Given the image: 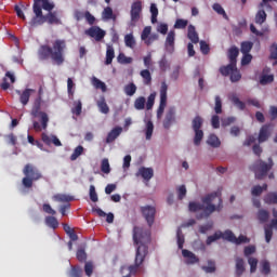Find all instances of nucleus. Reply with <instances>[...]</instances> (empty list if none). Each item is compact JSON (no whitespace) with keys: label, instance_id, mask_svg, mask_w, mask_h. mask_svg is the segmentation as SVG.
I'll return each mask as SVG.
<instances>
[{"label":"nucleus","instance_id":"38","mask_svg":"<svg viewBox=\"0 0 277 277\" xmlns=\"http://www.w3.org/2000/svg\"><path fill=\"white\" fill-rule=\"evenodd\" d=\"M124 44L129 49H135V37H133V34H128L124 36Z\"/></svg>","mask_w":277,"mask_h":277},{"label":"nucleus","instance_id":"63","mask_svg":"<svg viewBox=\"0 0 277 277\" xmlns=\"http://www.w3.org/2000/svg\"><path fill=\"white\" fill-rule=\"evenodd\" d=\"M215 114H222V98L220 95L215 96V106H214Z\"/></svg>","mask_w":277,"mask_h":277},{"label":"nucleus","instance_id":"39","mask_svg":"<svg viewBox=\"0 0 277 277\" xmlns=\"http://www.w3.org/2000/svg\"><path fill=\"white\" fill-rule=\"evenodd\" d=\"M83 109V104L80 100L74 102V107L71 108V113L75 116H81V111Z\"/></svg>","mask_w":277,"mask_h":277},{"label":"nucleus","instance_id":"14","mask_svg":"<svg viewBox=\"0 0 277 277\" xmlns=\"http://www.w3.org/2000/svg\"><path fill=\"white\" fill-rule=\"evenodd\" d=\"M176 122V108L170 107L168 111L166 113L164 119H163V128L170 129L172 124Z\"/></svg>","mask_w":277,"mask_h":277},{"label":"nucleus","instance_id":"26","mask_svg":"<svg viewBox=\"0 0 277 277\" xmlns=\"http://www.w3.org/2000/svg\"><path fill=\"white\" fill-rule=\"evenodd\" d=\"M207 145L211 146L212 148H220V146H222V142L217 135L210 134L207 140Z\"/></svg>","mask_w":277,"mask_h":277},{"label":"nucleus","instance_id":"64","mask_svg":"<svg viewBox=\"0 0 277 277\" xmlns=\"http://www.w3.org/2000/svg\"><path fill=\"white\" fill-rule=\"evenodd\" d=\"M269 60H277V43H273L269 48Z\"/></svg>","mask_w":277,"mask_h":277},{"label":"nucleus","instance_id":"13","mask_svg":"<svg viewBox=\"0 0 277 277\" xmlns=\"http://www.w3.org/2000/svg\"><path fill=\"white\" fill-rule=\"evenodd\" d=\"M85 36H89L90 38H94L96 42H101L103 38H105L106 32L98 26H92L89 29L84 31Z\"/></svg>","mask_w":277,"mask_h":277},{"label":"nucleus","instance_id":"24","mask_svg":"<svg viewBox=\"0 0 277 277\" xmlns=\"http://www.w3.org/2000/svg\"><path fill=\"white\" fill-rule=\"evenodd\" d=\"M246 272V262L242 258H236V276L240 277L243 276V273Z\"/></svg>","mask_w":277,"mask_h":277},{"label":"nucleus","instance_id":"57","mask_svg":"<svg viewBox=\"0 0 277 277\" xmlns=\"http://www.w3.org/2000/svg\"><path fill=\"white\" fill-rule=\"evenodd\" d=\"M261 85H267V83H274V75H263L260 79Z\"/></svg>","mask_w":277,"mask_h":277},{"label":"nucleus","instance_id":"34","mask_svg":"<svg viewBox=\"0 0 277 277\" xmlns=\"http://www.w3.org/2000/svg\"><path fill=\"white\" fill-rule=\"evenodd\" d=\"M146 107V97L140 96L134 101V108L138 111H142V109H145Z\"/></svg>","mask_w":277,"mask_h":277},{"label":"nucleus","instance_id":"41","mask_svg":"<svg viewBox=\"0 0 277 277\" xmlns=\"http://www.w3.org/2000/svg\"><path fill=\"white\" fill-rule=\"evenodd\" d=\"M264 202L266 205H277V194L276 193H268L264 197Z\"/></svg>","mask_w":277,"mask_h":277},{"label":"nucleus","instance_id":"35","mask_svg":"<svg viewBox=\"0 0 277 277\" xmlns=\"http://www.w3.org/2000/svg\"><path fill=\"white\" fill-rule=\"evenodd\" d=\"M45 224L49 226V228H53V230L60 226V222H57L55 216H47Z\"/></svg>","mask_w":277,"mask_h":277},{"label":"nucleus","instance_id":"49","mask_svg":"<svg viewBox=\"0 0 277 277\" xmlns=\"http://www.w3.org/2000/svg\"><path fill=\"white\" fill-rule=\"evenodd\" d=\"M155 98H157V93L153 92L149 94V96L147 97V102H146V109L150 110L153 109V107L155 106Z\"/></svg>","mask_w":277,"mask_h":277},{"label":"nucleus","instance_id":"32","mask_svg":"<svg viewBox=\"0 0 277 277\" xmlns=\"http://www.w3.org/2000/svg\"><path fill=\"white\" fill-rule=\"evenodd\" d=\"M258 220L261 224H265L269 220V212L267 210L260 209L258 211Z\"/></svg>","mask_w":277,"mask_h":277},{"label":"nucleus","instance_id":"29","mask_svg":"<svg viewBox=\"0 0 277 277\" xmlns=\"http://www.w3.org/2000/svg\"><path fill=\"white\" fill-rule=\"evenodd\" d=\"M267 21V13H265V10L260 9L255 14V23L256 25H263Z\"/></svg>","mask_w":277,"mask_h":277},{"label":"nucleus","instance_id":"55","mask_svg":"<svg viewBox=\"0 0 277 277\" xmlns=\"http://www.w3.org/2000/svg\"><path fill=\"white\" fill-rule=\"evenodd\" d=\"M241 80V72L237 70V66L233 69L230 74V82L232 83H237V81Z\"/></svg>","mask_w":277,"mask_h":277},{"label":"nucleus","instance_id":"58","mask_svg":"<svg viewBox=\"0 0 277 277\" xmlns=\"http://www.w3.org/2000/svg\"><path fill=\"white\" fill-rule=\"evenodd\" d=\"M201 269H203V272H206V274L215 273V262L208 261V266H202Z\"/></svg>","mask_w":277,"mask_h":277},{"label":"nucleus","instance_id":"3","mask_svg":"<svg viewBox=\"0 0 277 277\" xmlns=\"http://www.w3.org/2000/svg\"><path fill=\"white\" fill-rule=\"evenodd\" d=\"M64 51H66V40L56 39L52 42V48L47 44L40 45L38 50V57L42 62L51 57L54 64L62 66V64H64Z\"/></svg>","mask_w":277,"mask_h":277},{"label":"nucleus","instance_id":"60","mask_svg":"<svg viewBox=\"0 0 277 277\" xmlns=\"http://www.w3.org/2000/svg\"><path fill=\"white\" fill-rule=\"evenodd\" d=\"M248 263L250 265L251 274H254V272H256V267L259 265V260L256 258H249Z\"/></svg>","mask_w":277,"mask_h":277},{"label":"nucleus","instance_id":"33","mask_svg":"<svg viewBox=\"0 0 277 277\" xmlns=\"http://www.w3.org/2000/svg\"><path fill=\"white\" fill-rule=\"evenodd\" d=\"M252 47H254V43H252V41H243L240 44V51L242 54H250V51H252Z\"/></svg>","mask_w":277,"mask_h":277},{"label":"nucleus","instance_id":"17","mask_svg":"<svg viewBox=\"0 0 277 277\" xmlns=\"http://www.w3.org/2000/svg\"><path fill=\"white\" fill-rule=\"evenodd\" d=\"M10 80V82H9ZM16 77L11 71H6L2 83L0 84L1 90H10V83H15Z\"/></svg>","mask_w":277,"mask_h":277},{"label":"nucleus","instance_id":"20","mask_svg":"<svg viewBox=\"0 0 277 277\" xmlns=\"http://www.w3.org/2000/svg\"><path fill=\"white\" fill-rule=\"evenodd\" d=\"M31 92H35L34 89H26L23 92L19 90L16 91V94L19 95V102L22 105H27L29 103V98H31Z\"/></svg>","mask_w":277,"mask_h":277},{"label":"nucleus","instance_id":"30","mask_svg":"<svg viewBox=\"0 0 277 277\" xmlns=\"http://www.w3.org/2000/svg\"><path fill=\"white\" fill-rule=\"evenodd\" d=\"M237 65L229 63L227 66H221L220 67V72L223 75V77H228V75L233 74V70H235V67Z\"/></svg>","mask_w":277,"mask_h":277},{"label":"nucleus","instance_id":"18","mask_svg":"<svg viewBox=\"0 0 277 277\" xmlns=\"http://www.w3.org/2000/svg\"><path fill=\"white\" fill-rule=\"evenodd\" d=\"M137 176H142V179L148 183V181L155 176V171L153 168L141 167Z\"/></svg>","mask_w":277,"mask_h":277},{"label":"nucleus","instance_id":"16","mask_svg":"<svg viewBox=\"0 0 277 277\" xmlns=\"http://www.w3.org/2000/svg\"><path fill=\"white\" fill-rule=\"evenodd\" d=\"M182 255L184 256V259H186V265H196V263H200V259H198V256H196L194 252L187 249L182 250Z\"/></svg>","mask_w":277,"mask_h":277},{"label":"nucleus","instance_id":"28","mask_svg":"<svg viewBox=\"0 0 277 277\" xmlns=\"http://www.w3.org/2000/svg\"><path fill=\"white\" fill-rule=\"evenodd\" d=\"M116 57V52L114 51V45H107L106 50V66H109L114 62V58Z\"/></svg>","mask_w":277,"mask_h":277},{"label":"nucleus","instance_id":"48","mask_svg":"<svg viewBox=\"0 0 277 277\" xmlns=\"http://www.w3.org/2000/svg\"><path fill=\"white\" fill-rule=\"evenodd\" d=\"M72 88H75V82H72V78H68L67 79V92H68V96L71 101L75 98V90H72Z\"/></svg>","mask_w":277,"mask_h":277},{"label":"nucleus","instance_id":"23","mask_svg":"<svg viewBox=\"0 0 277 277\" xmlns=\"http://www.w3.org/2000/svg\"><path fill=\"white\" fill-rule=\"evenodd\" d=\"M228 60H229V64H234L237 66V57H239V48L233 45L228 52Z\"/></svg>","mask_w":277,"mask_h":277},{"label":"nucleus","instance_id":"43","mask_svg":"<svg viewBox=\"0 0 277 277\" xmlns=\"http://www.w3.org/2000/svg\"><path fill=\"white\" fill-rule=\"evenodd\" d=\"M176 239H177V248L183 250V246L185 245V236L183 235V230L177 228L176 230Z\"/></svg>","mask_w":277,"mask_h":277},{"label":"nucleus","instance_id":"59","mask_svg":"<svg viewBox=\"0 0 277 277\" xmlns=\"http://www.w3.org/2000/svg\"><path fill=\"white\" fill-rule=\"evenodd\" d=\"M55 200H57V202H72L75 198H72V196L69 195H56Z\"/></svg>","mask_w":277,"mask_h":277},{"label":"nucleus","instance_id":"53","mask_svg":"<svg viewBox=\"0 0 277 277\" xmlns=\"http://www.w3.org/2000/svg\"><path fill=\"white\" fill-rule=\"evenodd\" d=\"M272 272V266L267 261L261 262V274H264V276H267Z\"/></svg>","mask_w":277,"mask_h":277},{"label":"nucleus","instance_id":"15","mask_svg":"<svg viewBox=\"0 0 277 277\" xmlns=\"http://www.w3.org/2000/svg\"><path fill=\"white\" fill-rule=\"evenodd\" d=\"M130 14L132 23L140 21V14H142V2L140 0L132 3Z\"/></svg>","mask_w":277,"mask_h":277},{"label":"nucleus","instance_id":"5","mask_svg":"<svg viewBox=\"0 0 277 277\" xmlns=\"http://www.w3.org/2000/svg\"><path fill=\"white\" fill-rule=\"evenodd\" d=\"M42 107V97L38 96L35 100L32 109H31V116L34 118H40L41 126L38 121L32 122V128L37 133H40V131H47V127H49V115L44 111H40Z\"/></svg>","mask_w":277,"mask_h":277},{"label":"nucleus","instance_id":"2","mask_svg":"<svg viewBox=\"0 0 277 277\" xmlns=\"http://www.w3.org/2000/svg\"><path fill=\"white\" fill-rule=\"evenodd\" d=\"M150 239V232H145L141 227L135 226L133 228V241L135 246H138L136 249V255H135V261L134 265H130L128 267L130 276H135L137 272H140V267L142 263H144V260L146 259V254H148V247H146V241Z\"/></svg>","mask_w":277,"mask_h":277},{"label":"nucleus","instance_id":"19","mask_svg":"<svg viewBox=\"0 0 277 277\" xmlns=\"http://www.w3.org/2000/svg\"><path fill=\"white\" fill-rule=\"evenodd\" d=\"M176 32L174 30H170L167 39H166V49L169 53H174V40H175Z\"/></svg>","mask_w":277,"mask_h":277},{"label":"nucleus","instance_id":"47","mask_svg":"<svg viewBox=\"0 0 277 277\" xmlns=\"http://www.w3.org/2000/svg\"><path fill=\"white\" fill-rule=\"evenodd\" d=\"M182 68L181 65H176L173 67V70L170 75V78L172 79V81H179V77H181V72H182Z\"/></svg>","mask_w":277,"mask_h":277},{"label":"nucleus","instance_id":"31","mask_svg":"<svg viewBox=\"0 0 277 277\" xmlns=\"http://www.w3.org/2000/svg\"><path fill=\"white\" fill-rule=\"evenodd\" d=\"M141 77L143 78L145 85H150V83H153V76L150 75V70L143 69L141 71Z\"/></svg>","mask_w":277,"mask_h":277},{"label":"nucleus","instance_id":"21","mask_svg":"<svg viewBox=\"0 0 277 277\" xmlns=\"http://www.w3.org/2000/svg\"><path fill=\"white\" fill-rule=\"evenodd\" d=\"M187 38L193 44H198L200 42V38L198 37V32L196 31V27L194 25L188 26Z\"/></svg>","mask_w":277,"mask_h":277},{"label":"nucleus","instance_id":"4","mask_svg":"<svg viewBox=\"0 0 277 277\" xmlns=\"http://www.w3.org/2000/svg\"><path fill=\"white\" fill-rule=\"evenodd\" d=\"M32 12L35 16L29 22L30 27H40L43 23H49V25H62V21L58 19L57 13L49 12L47 15L42 13V6L39 2L32 4Z\"/></svg>","mask_w":277,"mask_h":277},{"label":"nucleus","instance_id":"62","mask_svg":"<svg viewBox=\"0 0 277 277\" xmlns=\"http://www.w3.org/2000/svg\"><path fill=\"white\" fill-rule=\"evenodd\" d=\"M117 60L119 64H131V62H133V58L128 57L127 55H124V53H120Z\"/></svg>","mask_w":277,"mask_h":277},{"label":"nucleus","instance_id":"8","mask_svg":"<svg viewBox=\"0 0 277 277\" xmlns=\"http://www.w3.org/2000/svg\"><path fill=\"white\" fill-rule=\"evenodd\" d=\"M202 124H205V119L200 116H196L192 121V129L195 133L194 145L200 146L202 140L205 138V131H202Z\"/></svg>","mask_w":277,"mask_h":277},{"label":"nucleus","instance_id":"44","mask_svg":"<svg viewBox=\"0 0 277 277\" xmlns=\"http://www.w3.org/2000/svg\"><path fill=\"white\" fill-rule=\"evenodd\" d=\"M137 92V87L135 83L131 82L124 87V93L127 96H133Z\"/></svg>","mask_w":277,"mask_h":277},{"label":"nucleus","instance_id":"37","mask_svg":"<svg viewBox=\"0 0 277 277\" xmlns=\"http://www.w3.org/2000/svg\"><path fill=\"white\" fill-rule=\"evenodd\" d=\"M212 10H214V12H216V14H220V16H223V18H225V21H228V15L226 14V11L224 10V8H222V5L220 3H214L212 5Z\"/></svg>","mask_w":277,"mask_h":277},{"label":"nucleus","instance_id":"9","mask_svg":"<svg viewBox=\"0 0 277 277\" xmlns=\"http://www.w3.org/2000/svg\"><path fill=\"white\" fill-rule=\"evenodd\" d=\"M167 105H168V83L163 81L161 82V87H160V103L157 109L158 120H161V118H163V111H166Z\"/></svg>","mask_w":277,"mask_h":277},{"label":"nucleus","instance_id":"27","mask_svg":"<svg viewBox=\"0 0 277 277\" xmlns=\"http://www.w3.org/2000/svg\"><path fill=\"white\" fill-rule=\"evenodd\" d=\"M38 2L39 6L42 10H45V12H53V9L55 8V4L49 2V0H34V3Z\"/></svg>","mask_w":277,"mask_h":277},{"label":"nucleus","instance_id":"11","mask_svg":"<svg viewBox=\"0 0 277 277\" xmlns=\"http://www.w3.org/2000/svg\"><path fill=\"white\" fill-rule=\"evenodd\" d=\"M272 133H274V124L266 123L261 127L259 135H258V142L259 144H263L272 137Z\"/></svg>","mask_w":277,"mask_h":277},{"label":"nucleus","instance_id":"54","mask_svg":"<svg viewBox=\"0 0 277 277\" xmlns=\"http://www.w3.org/2000/svg\"><path fill=\"white\" fill-rule=\"evenodd\" d=\"M84 274L88 277H91L94 274V263L93 262H85L84 264Z\"/></svg>","mask_w":277,"mask_h":277},{"label":"nucleus","instance_id":"52","mask_svg":"<svg viewBox=\"0 0 277 277\" xmlns=\"http://www.w3.org/2000/svg\"><path fill=\"white\" fill-rule=\"evenodd\" d=\"M150 14H151V23H157V16H159V9H157V4H150Z\"/></svg>","mask_w":277,"mask_h":277},{"label":"nucleus","instance_id":"1","mask_svg":"<svg viewBox=\"0 0 277 277\" xmlns=\"http://www.w3.org/2000/svg\"><path fill=\"white\" fill-rule=\"evenodd\" d=\"M201 202L202 203L192 201L188 205V209L192 213H197V220H207V217H210L212 213H215V211H222V209H224L222 190L206 195L201 199Z\"/></svg>","mask_w":277,"mask_h":277},{"label":"nucleus","instance_id":"22","mask_svg":"<svg viewBox=\"0 0 277 277\" xmlns=\"http://www.w3.org/2000/svg\"><path fill=\"white\" fill-rule=\"evenodd\" d=\"M120 133H122V128L117 127L115 129H113L106 137V144H111V142H116V140L118 138V136L120 135Z\"/></svg>","mask_w":277,"mask_h":277},{"label":"nucleus","instance_id":"56","mask_svg":"<svg viewBox=\"0 0 277 277\" xmlns=\"http://www.w3.org/2000/svg\"><path fill=\"white\" fill-rule=\"evenodd\" d=\"M264 233H265V241L266 243H269V241H272V237H274V230L269 225H266L264 227Z\"/></svg>","mask_w":277,"mask_h":277},{"label":"nucleus","instance_id":"40","mask_svg":"<svg viewBox=\"0 0 277 277\" xmlns=\"http://www.w3.org/2000/svg\"><path fill=\"white\" fill-rule=\"evenodd\" d=\"M102 16L105 21H111L113 18H116V15H114V10L111 6H106L102 13Z\"/></svg>","mask_w":277,"mask_h":277},{"label":"nucleus","instance_id":"46","mask_svg":"<svg viewBox=\"0 0 277 277\" xmlns=\"http://www.w3.org/2000/svg\"><path fill=\"white\" fill-rule=\"evenodd\" d=\"M153 131H155V124L150 120H148L146 122V131H145L146 140H151Z\"/></svg>","mask_w":277,"mask_h":277},{"label":"nucleus","instance_id":"25","mask_svg":"<svg viewBox=\"0 0 277 277\" xmlns=\"http://www.w3.org/2000/svg\"><path fill=\"white\" fill-rule=\"evenodd\" d=\"M93 211L97 213L98 217H106L108 224H114V213H105L101 208H93Z\"/></svg>","mask_w":277,"mask_h":277},{"label":"nucleus","instance_id":"42","mask_svg":"<svg viewBox=\"0 0 277 277\" xmlns=\"http://www.w3.org/2000/svg\"><path fill=\"white\" fill-rule=\"evenodd\" d=\"M97 107L102 114H109V106L107 105V102H105V97L97 101Z\"/></svg>","mask_w":277,"mask_h":277},{"label":"nucleus","instance_id":"51","mask_svg":"<svg viewBox=\"0 0 277 277\" xmlns=\"http://www.w3.org/2000/svg\"><path fill=\"white\" fill-rule=\"evenodd\" d=\"M217 239H222V232H216L211 236H208L206 243L207 246H211L214 241H217Z\"/></svg>","mask_w":277,"mask_h":277},{"label":"nucleus","instance_id":"45","mask_svg":"<svg viewBox=\"0 0 277 277\" xmlns=\"http://www.w3.org/2000/svg\"><path fill=\"white\" fill-rule=\"evenodd\" d=\"M81 155H83V146L79 145L74 149V153L70 156V161H77Z\"/></svg>","mask_w":277,"mask_h":277},{"label":"nucleus","instance_id":"36","mask_svg":"<svg viewBox=\"0 0 277 277\" xmlns=\"http://www.w3.org/2000/svg\"><path fill=\"white\" fill-rule=\"evenodd\" d=\"M235 238L236 236L230 229H226L224 233H221V239L230 241V243H235Z\"/></svg>","mask_w":277,"mask_h":277},{"label":"nucleus","instance_id":"10","mask_svg":"<svg viewBox=\"0 0 277 277\" xmlns=\"http://www.w3.org/2000/svg\"><path fill=\"white\" fill-rule=\"evenodd\" d=\"M141 213L148 226H153L155 224V215H157V209L153 206H143L141 207Z\"/></svg>","mask_w":277,"mask_h":277},{"label":"nucleus","instance_id":"61","mask_svg":"<svg viewBox=\"0 0 277 277\" xmlns=\"http://www.w3.org/2000/svg\"><path fill=\"white\" fill-rule=\"evenodd\" d=\"M188 23L189 22L187 19L179 18V19H176V22L174 24V28L175 29H185V27H187Z\"/></svg>","mask_w":277,"mask_h":277},{"label":"nucleus","instance_id":"50","mask_svg":"<svg viewBox=\"0 0 277 277\" xmlns=\"http://www.w3.org/2000/svg\"><path fill=\"white\" fill-rule=\"evenodd\" d=\"M101 171H102L104 174H109V172H111V167L109 166V159L104 158V159L102 160Z\"/></svg>","mask_w":277,"mask_h":277},{"label":"nucleus","instance_id":"12","mask_svg":"<svg viewBox=\"0 0 277 277\" xmlns=\"http://www.w3.org/2000/svg\"><path fill=\"white\" fill-rule=\"evenodd\" d=\"M153 31V27L150 26H146L142 34H141V40H143V42L147 45L150 47V44H153V42L159 40V35L157 34H151Z\"/></svg>","mask_w":277,"mask_h":277},{"label":"nucleus","instance_id":"7","mask_svg":"<svg viewBox=\"0 0 277 277\" xmlns=\"http://www.w3.org/2000/svg\"><path fill=\"white\" fill-rule=\"evenodd\" d=\"M274 168V160L272 157L268 158V162H265L261 159L256 160L251 167L250 170L254 172L255 179L258 181H263L265 176H267V173L269 170Z\"/></svg>","mask_w":277,"mask_h":277},{"label":"nucleus","instance_id":"6","mask_svg":"<svg viewBox=\"0 0 277 277\" xmlns=\"http://www.w3.org/2000/svg\"><path fill=\"white\" fill-rule=\"evenodd\" d=\"M24 177L22 179V185L25 189H31L34 183L43 179L42 172L38 167L32 163H27L23 168Z\"/></svg>","mask_w":277,"mask_h":277}]
</instances>
